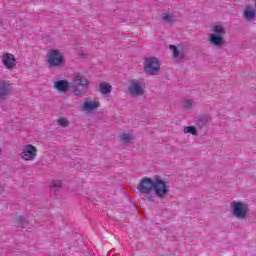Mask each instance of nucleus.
<instances>
[{"label":"nucleus","mask_w":256,"mask_h":256,"mask_svg":"<svg viewBox=\"0 0 256 256\" xmlns=\"http://www.w3.org/2000/svg\"><path fill=\"white\" fill-rule=\"evenodd\" d=\"M61 187H62V184H61V181L59 180H54L50 184V189L52 191H61Z\"/></svg>","instance_id":"a211bd4d"},{"label":"nucleus","mask_w":256,"mask_h":256,"mask_svg":"<svg viewBox=\"0 0 256 256\" xmlns=\"http://www.w3.org/2000/svg\"><path fill=\"white\" fill-rule=\"evenodd\" d=\"M231 209L236 219H245L249 214V206L242 202L234 201L231 203Z\"/></svg>","instance_id":"423d86ee"},{"label":"nucleus","mask_w":256,"mask_h":256,"mask_svg":"<svg viewBox=\"0 0 256 256\" xmlns=\"http://www.w3.org/2000/svg\"><path fill=\"white\" fill-rule=\"evenodd\" d=\"M17 223H23V217L19 216L16 218Z\"/></svg>","instance_id":"393cba45"},{"label":"nucleus","mask_w":256,"mask_h":256,"mask_svg":"<svg viewBox=\"0 0 256 256\" xmlns=\"http://www.w3.org/2000/svg\"><path fill=\"white\" fill-rule=\"evenodd\" d=\"M73 93L77 97H83V95H85V92H83V90H79L78 88L74 89Z\"/></svg>","instance_id":"5701e85b"},{"label":"nucleus","mask_w":256,"mask_h":256,"mask_svg":"<svg viewBox=\"0 0 256 256\" xmlns=\"http://www.w3.org/2000/svg\"><path fill=\"white\" fill-rule=\"evenodd\" d=\"M100 106H101V103L98 100L86 101L82 106V111L84 112L95 111V109H99Z\"/></svg>","instance_id":"ddd939ff"},{"label":"nucleus","mask_w":256,"mask_h":256,"mask_svg":"<svg viewBox=\"0 0 256 256\" xmlns=\"http://www.w3.org/2000/svg\"><path fill=\"white\" fill-rule=\"evenodd\" d=\"M159 69H161V65L157 58L153 57L145 59L144 71L147 75H155L156 73H159Z\"/></svg>","instance_id":"6e6552de"},{"label":"nucleus","mask_w":256,"mask_h":256,"mask_svg":"<svg viewBox=\"0 0 256 256\" xmlns=\"http://www.w3.org/2000/svg\"><path fill=\"white\" fill-rule=\"evenodd\" d=\"M154 180L151 178H143L137 186V189L141 195L144 196V201L148 203L155 202V193L153 192Z\"/></svg>","instance_id":"f257e3e1"},{"label":"nucleus","mask_w":256,"mask_h":256,"mask_svg":"<svg viewBox=\"0 0 256 256\" xmlns=\"http://www.w3.org/2000/svg\"><path fill=\"white\" fill-rule=\"evenodd\" d=\"M169 49L171 51H173V57H175V59H177L178 57H180V53H179V49H177V46L175 45H170Z\"/></svg>","instance_id":"412c9836"},{"label":"nucleus","mask_w":256,"mask_h":256,"mask_svg":"<svg viewBox=\"0 0 256 256\" xmlns=\"http://www.w3.org/2000/svg\"><path fill=\"white\" fill-rule=\"evenodd\" d=\"M169 180L163 179L159 176L154 178L153 191L158 199H163L169 195Z\"/></svg>","instance_id":"7ed1b4c3"},{"label":"nucleus","mask_w":256,"mask_h":256,"mask_svg":"<svg viewBox=\"0 0 256 256\" xmlns=\"http://www.w3.org/2000/svg\"><path fill=\"white\" fill-rule=\"evenodd\" d=\"M183 133L196 136L197 135V128L195 126H186L183 129Z\"/></svg>","instance_id":"f3484780"},{"label":"nucleus","mask_w":256,"mask_h":256,"mask_svg":"<svg viewBox=\"0 0 256 256\" xmlns=\"http://www.w3.org/2000/svg\"><path fill=\"white\" fill-rule=\"evenodd\" d=\"M184 109H193V100H184L183 101Z\"/></svg>","instance_id":"4be33fe9"},{"label":"nucleus","mask_w":256,"mask_h":256,"mask_svg":"<svg viewBox=\"0 0 256 256\" xmlns=\"http://www.w3.org/2000/svg\"><path fill=\"white\" fill-rule=\"evenodd\" d=\"M128 93L132 97H143L145 95V83L139 80H132L128 86Z\"/></svg>","instance_id":"0eeeda50"},{"label":"nucleus","mask_w":256,"mask_h":256,"mask_svg":"<svg viewBox=\"0 0 256 256\" xmlns=\"http://www.w3.org/2000/svg\"><path fill=\"white\" fill-rule=\"evenodd\" d=\"M243 17L245 21H253L256 17L255 8L252 5H247L243 10Z\"/></svg>","instance_id":"f8f14e48"},{"label":"nucleus","mask_w":256,"mask_h":256,"mask_svg":"<svg viewBox=\"0 0 256 256\" xmlns=\"http://www.w3.org/2000/svg\"><path fill=\"white\" fill-rule=\"evenodd\" d=\"M47 64L49 67H63L65 65V57L63 52L59 50H50L47 53Z\"/></svg>","instance_id":"20e7f679"},{"label":"nucleus","mask_w":256,"mask_h":256,"mask_svg":"<svg viewBox=\"0 0 256 256\" xmlns=\"http://www.w3.org/2000/svg\"><path fill=\"white\" fill-rule=\"evenodd\" d=\"M1 151H2V149H1V147H0V155H1Z\"/></svg>","instance_id":"a878e982"},{"label":"nucleus","mask_w":256,"mask_h":256,"mask_svg":"<svg viewBox=\"0 0 256 256\" xmlns=\"http://www.w3.org/2000/svg\"><path fill=\"white\" fill-rule=\"evenodd\" d=\"M133 140V133L131 132H122L120 134V141L122 145H129L131 141Z\"/></svg>","instance_id":"2eb2a0df"},{"label":"nucleus","mask_w":256,"mask_h":256,"mask_svg":"<svg viewBox=\"0 0 256 256\" xmlns=\"http://www.w3.org/2000/svg\"><path fill=\"white\" fill-rule=\"evenodd\" d=\"M113 90V87L108 82H101L99 84V91L102 93V95H109L111 91Z\"/></svg>","instance_id":"dca6fc26"},{"label":"nucleus","mask_w":256,"mask_h":256,"mask_svg":"<svg viewBox=\"0 0 256 256\" xmlns=\"http://www.w3.org/2000/svg\"><path fill=\"white\" fill-rule=\"evenodd\" d=\"M74 83L77 87H82L83 91L89 89V80L79 72L74 75Z\"/></svg>","instance_id":"9b49d317"},{"label":"nucleus","mask_w":256,"mask_h":256,"mask_svg":"<svg viewBox=\"0 0 256 256\" xmlns=\"http://www.w3.org/2000/svg\"><path fill=\"white\" fill-rule=\"evenodd\" d=\"M212 34L209 36V43L214 47H223L226 45L225 35L227 31L221 25H214L211 29Z\"/></svg>","instance_id":"f03ea898"},{"label":"nucleus","mask_w":256,"mask_h":256,"mask_svg":"<svg viewBox=\"0 0 256 256\" xmlns=\"http://www.w3.org/2000/svg\"><path fill=\"white\" fill-rule=\"evenodd\" d=\"M38 153L39 150L35 146L32 144H27L21 148L19 157L22 159V161H35Z\"/></svg>","instance_id":"39448f33"},{"label":"nucleus","mask_w":256,"mask_h":256,"mask_svg":"<svg viewBox=\"0 0 256 256\" xmlns=\"http://www.w3.org/2000/svg\"><path fill=\"white\" fill-rule=\"evenodd\" d=\"M162 20L164 23H172V21H175V17L171 14H163L162 15Z\"/></svg>","instance_id":"aec40b11"},{"label":"nucleus","mask_w":256,"mask_h":256,"mask_svg":"<svg viewBox=\"0 0 256 256\" xmlns=\"http://www.w3.org/2000/svg\"><path fill=\"white\" fill-rule=\"evenodd\" d=\"M2 65L8 71H13L15 67H17V59L15 55L11 53H6L2 56Z\"/></svg>","instance_id":"1a4fd4ad"},{"label":"nucleus","mask_w":256,"mask_h":256,"mask_svg":"<svg viewBox=\"0 0 256 256\" xmlns=\"http://www.w3.org/2000/svg\"><path fill=\"white\" fill-rule=\"evenodd\" d=\"M54 87L60 91V93H66L69 90V83L65 80L55 82Z\"/></svg>","instance_id":"4468645a"},{"label":"nucleus","mask_w":256,"mask_h":256,"mask_svg":"<svg viewBox=\"0 0 256 256\" xmlns=\"http://www.w3.org/2000/svg\"><path fill=\"white\" fill-rule=\"evenodd\" d=\"M79 57H81V59H86L87 54H85L84 52L79 53Z\"/></svg>","instance_id":"b1692460"},{"label":"nucleus","mask_w":256,"mask_h":256,"mask_svg":"<svg viewBox=\"0 0 256 256\" xmlns=\"http://www.w3.org/2000/svg\"><path fill=\"white\" fill-rule=\"evenodd\" d=\"M57 123L60 127H69V120L65 117H61L57 120Z\"/></svg>","instance_id":"6ab92c4d"},{"label":"nucleus","mask_w":256,"mask_h":256,"mask_svg":"<svg viewBox=\"0 0 256 256\" xmlns=\"http://www.w3.org/2000/svg\"><path fill=\"white\" fill-rule=\"evenodd\" d=\"M12 89L13 86L9 82L0 80V99L3 101L7 100L9 95H11Z\"/></svg>","instance_id":"9d476101"}]
</instances>
